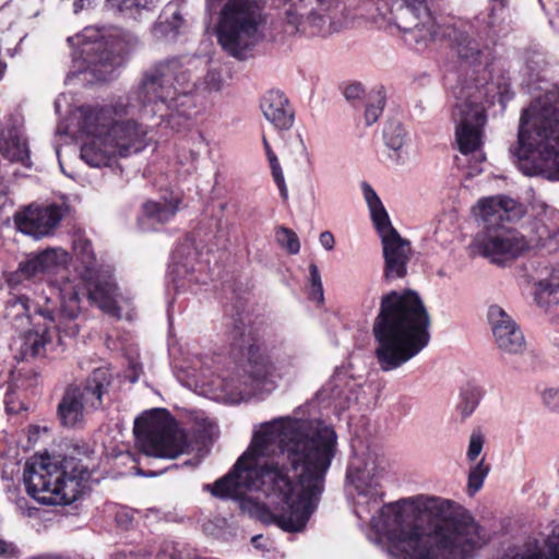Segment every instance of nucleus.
Here are the masks:
<instances>
[{
  "mask_svg": "<svg viewBox=\"0 0 559 559\" xmlns=\"http://www.w3.org/2000/svg\"><path fill=\"white\" fill-rule=\"evenodd\" d=\"M337 451L334 428L321 419L276 418L261 425L233 469L216 480L212 493L240 500L262 491L283 503L278 513L257 507V518L288 533L302 532L316 512L325 475Z\"/></svg>",
  "mask_w": 559,
  "mask_h": 559,
  "instance_id": "f257e3e1",
  "label": "nucleus"
},
{
  "mask_svg": "<svg viewBox=\"0 0 559 559\" xmlns=\"http://www.w3.org/2000/svg\"><path fill=\"white\" fill-rule=\"evenodd\" d=\"M262 538L261 535H257V536H253L252 539H251V543L254 547L259 548L261 545H260V539Z\"/></svg>",
  "mask_w": 559,
  "mask_h": 559,
  "instance_id": "864d4df0",
  "label": "nucleus"
},
{
  "mask_svg": "<svg viewBox=\"0 0 559 559\" xmlns=\"http://www.w3.org/2000/svg\"><path fill=\"white\" fill-rule=\"evenodd\" d=\"M429 313L417 293L383 295L372 328L380 369L395 370L417 356L429 344Z\"/></svg>",
  "mask_w": 559,
  "mask_h": 559,
  "instance_id": "7ed1b4c3",
  "label": "nucleus"
},
{
  "mask_svg": "<svg viewBox=\"0 0 559 559\" xmlns=\"http://www.w3.org/2000/svg\"><path fill=\"white\" fill-rule=\"evenodd\" d=\"M383 139L386 146L396 152L406 143L407 132L400 121L391 120L384 127Z\"/></svg>",
  "mask_w": 559,
  "mask_h": 559,
  "instance_id": "e433bc0d",
  "label": "nucleus"
},
{
  "mask_svg": "<svg viewBox=\"0 0 559 559\" xmlns=\"http://www.w3.org/2000/svg\"><path fill=\"white\" fill-rule=\"evenodd\" d=\"M549 293L552 294L555 289L559 288V270L551 275V283L549 284Z\"/></svg>",
  "mask_w": 559,
  "mask_h": 559,
  "instance_id": "3c124183",
  "label": "nucleus"
},
{
  "mask_svg": "<svg viewBox=\"0 0 559 559\" xmlns=\"http://www.w3.org/2000/svg\"><path fill=\"white\" fill-rule=\"evenodd\" d=\"M5 409L9 414H17L23 409V403H21L15 393L8 391L4 397Z\"/></svg>",
  "mask_w": 559,
  "mask_h": 559,
  "instance_id": "49530a36",
  "label": "nucleus"
},
{
  "mask_svg": "<svg viewBox=\"0 0 559 559\" xmlns=\"http://www.w3.org/2000/svg\"><path fill=\"white\" fill-rule=\"evenodd\" d=\"M512 152L520 160L537 157L542 162L534 170H524L526 175L547 171L549 178L559 180V92L539 97L523 110Z\"/></svg>",
  "mask_w": 559,
  "mask_h": 559,
  "instance_id": "0eeeda50",
  "label": "nucleus"
},
{
  "mask_svg": "<svg viewBox=\"0 0 559 559\" xmlns=\"http://www.w3.org/2000/svg\"><path fill=\"white\" fill-rule=\"evenodd\" d=\"M488 322L495 343L507 354H521L525 349V338L516 322L500 306L488 308Z\"/></svg>",
  "mask_w": 559,
  "mask_h": 559,
  "instance_id": "aec40b11",
  "label": "nucleus"
},
{
  "mask_svg": "<svg viewBox=\"0 0 559 559\" xmlns=\"http://www.w3.org/2000/svg\"><path fill=\"white\" fill-rule=\"evenodd\" d=\"M202 60L197 57L169 58L147 69L135 92L138 102L153 106L154 114L163 111L165 105L175 98L179 91L178 78L195 72Z\"/></svg>",
  "mask_w": 559,
  "mask_h": 559,
  "instance_id": "f8f14e48",
  "label": "nucleus"
},
{
  "mask_svg": "<svg viewBox=\"0 0 559 559\" xmlns=\"http://www.w3.org/2000/svg\"><path fill=\"white\" fill-rule=\"evenodd\" d=\"M377 230L380 235L383 249L384 280L392 282L405 277L412 254L411 242L402 238L392 224Z\"/></svg>",
  "mask_w": 559,
  "mask_h": 559,
  "instance_id": "f3484780",
  "label": "nucleus"
},
{
  "mask_svg": "<svg viewBox=\"0 0 559 559\" xmlns=\"http://www.w3.org/2000/svg\"><path fill=\"white\" fill-rule=\"evenodd\" d=\"M179 91L159 111L162 122L175 131L186 128L190 120L198 114L192 93L199 87L195 72L190 75L182 74L178 78Z\"/></svg>",
  "mask_w": 559,
  "mask_h": 559,
  "instance_id": "dca6fc26",
  "label": "nucleus"
},
{
  "mask_svg": "<svg viewBox=\"0 0 559 559\" xmlns=\"http://www.w3.org/2000/svg\"><path fill=\"white\" fill-rule=\"evenodd\" d=\"M262 143H263L265 155L267 157V160H269V164H270V167H271L272 177H273L276 186L280 189L281 195L284 199H286L288 192H287V187H286V183H285V178H284V174H283L282 167L280 165L277 156L273 152V150H272V147H271V145H270V143H269V141H267V139H266V136L264 134L262 135Z\"/></svg>",
  "mask_w": 559,
  "mask_h": 559,
  "instance_id": "4c0bfd02",
  "label": "nucleus"
},
{
  "mask_svg": "<svg viewBox=\"0 0 559 559\" xmlns=\"http://www.w3.org/2000/svg\"><path fill=\"white\" fill-rule=\"evenodd\" d=\"M68 262L69 254L66 250L61 248H49L20 262L17 269L7 275V282L10 286L14 287L25 280L28 281L57 266H63Z\"/></svg>",
  "mask_w": 559,
  "mask_h": 559,
  "instance_id": "5701e85b",
  "label": "nucleus"
},
{
  "mask_svg": "<svg viewBox=\"0 0 559 559\" xmlns=\"http://www.w3.org/2000/svg\"><path fill=\"white\" fill-rule=\"evenodd\" d=\"M206 7L221 8L217 40L229 56L246 59L264 39L269 20L264 0H206Z\"/></svg>",
  "mask_w": 559,
  "mask_h": 559,
  "instance_id": "1a4fd4ad",
  "label": "nucleus"
},
{
  "mask_svg": "<svg viewBox=\"0 0 559 559\" xmlns=\"http://www.w3.org/2000/svg\"><path fill=\"white\" fill-rule=\"evenodd\" d=\"M15 503H16V507L22 510V509H24L26 500H25V498H19L15 500Z\"/></svg>",
  "mask_w": 559,
  "mask_h": 559,
  "instance_id": "5fc2aeb1",
  "label": "nucleus"
},
{
  "mask_svg": "<svg viewBox=\"0 0 559 559\" xmlns=\"http://www.w3.org/2000/svg\"><path fill=\"white\" fill-rule=\"evenodd\" d=\"M542 399L547 408L559 412V389L550 388L544 390Z\"/></svg>",
  "mask_w": 559,
  "mask_h": 559,
  "instance_id": "c03bdc74",
  "label": "nucleus"
},
{
  "mask_svg": "<svg viewBox=\"0 0 559 559\" xmlns=\"http://www.w3.org/2000/svg\"><path fill=\"white\" fill-rule=\"evenodd\" d=\"M308 12L304 0H283L282 19L285 22V32L289 35L304 33V22Z\"/></svg>",
  "mask_w": 559,
  "mask_h": 559,
  "instance_id": "2f4dec72",
  "label": "nucleus"
},
{
  "mask_svg": "<svg viewBox=\"0 0 559 559\" xmlns=\"http://www.w3.org/2000/svg\"><path fill=\"white\" fill-rule=\"evenodd\" d=\"M383 468L378 457L371 453L366 456L355 455L347 467L346 480L352 485L359 496L369 497L378 503L382 497L380 490V478Z\"/></svg>",
  "mask_w": 559,
  "mask_h": 559,
  "instance_id": "a211bd4d",
  "label": "nucleus"
},
{
  "mask_svg": "<svg viewBox=\"0 0 559 559\" xmlns=\"http://www.w3.org/2000/svg\"><path fill=\"white\" fill-rule=\"evenodd\" d=\"M0 556L5 559L17 558L20 550L13 543L0 537Z\"/></svg>",
  "mask_w": 559,
  "mask_h": 559,
  "instance_id": "de8ad7c7",
  "label": "nucleus"
},
{
  "mask_svg": "<svg viewBox=\"0 0 559 559\" xmlns=\"http://www.w3.org/2000/svg\"><path fill=\"white\" fill-rule=\"evenodd\" d=\"M300 144H301L302 151H306V147H305L304 141H300Z\"/></svg>",
  "mask_w": 559,
  "mask_h": 559,
  "instance_id": "13d9d810",
  "label": "nucleus"
},
{
  "mask_svg": "<svg viewBox=\"0 0 559 559\" xmlns=\"http://www.w3.org/2000/svg\"><path fill=\"white\" fill-rule=\"evenodd\" d=\"M264 118L277 130H289L295 121V111L281 91H269L261 100Z\"/></svg>",
  "mask_w": 559,
  "mask_h": 559,
  "instance_id": "cd10ccee",
  "label": "nucleus"
},
{
  "mask_svg": "<svg viewBox=\"0 0 559 559\" xmlns=\"http://www.w3.org/2000/svg\"><path fill=\"white\" fill-rule=\"evenodd\" d=\"M477 209L484 229L476 235L472 246L481 257L501 264L518 258L528 248L523 236L504 225V222L518 221L524 215L521 203L497 195L480 200Z\"/></svg>",
  "mask_w": 559,
  "mask_h": 559,
  "instance_id": "6e6552de",
  "label": "nucleus"
},
{
  "mask_svg": "<svg viewBox=\"0 0 559 559\" xmlns=\"http://www.w3.org/2000/svg\"><path fill=\"white\" fill-rule=\"evenodd\" d=\"M68 207L57 204L47 206L29 205L14 215V222L20 231L34 238H41L52 233L63 218Z\"/></svg>",
  "mask_w": 559,
  "mask_h": 559,
  "instance_id": "6ab92c4d",
  "label": "nucleus"
},
{
  "mask_svg": "<svg viewBox=\"0 0 559 559\" xmlns=\"http://www.w3.org/2000/svg\"><path fill=\"white\" fill-rule=\"evenodd\" d=\"M484 447V437L480 432L474 431L469 437L468 450L466 453L467 460L473 462L480 454Z\"/></svg>",
  "mask_w": 559,
  "mask_h": 559,
  "instance_id": "37998d69",
  "label": "nucleus"
},
{
  "mask_svg": "<svg viewBox=\"0 0 559 559\" xmlns=\"http://www.w3.org/2000/svg\"><path fill=\"white\" fill-rule=\"evenodd\" d=\"M481 397L483 390L478 385L467 383L461 389L456 409L461 414L462 419L469 417L474 413Z\"/></svg>",
  "mask_w": 559,
  "mask_h": 559,
  "instance_id": "c9c22d12",
  "label": "nucleus"
},
{
  "mask_svg": "<svg viewBox=\"0 0 559 559\" xmlns=\"http://www.w3.org/2000/svg\"><path fill=\"white\" fill-rule=\"evenodd\" d=\"M385 97L381 92L371 96L370 103L366 107L365 119L368 126L374 123L383 111Z\"/></svg>",
  "mask_w": 559,
  "mask_h": 559,
  "instance_id": "a19ab883",
  "label": "nucleus"
},
{
  "mask_svg": "<svg viewBox=\"0 0 559 559\" xmlns=\"http://www.w3.org/2000/svg\"><path fill=\"white\" fill-rule=\"evenodd\" d=\"M4 70H5V64L0 62V79L2 78V75L4 73Z\"/></svg>",
  "mask_w": 559,
  "mask_h": 559,
  "instance_id": "6e6d98bb",
  "label": "nucleus"
},
{
  "mask_svg": "<svg viewBox=\"0 0 559 559\" xmlns=\"http://www.w3.org/2000/svg\"><path fill=\"white\" fill-rule=\"evenodd\" d=\"M15 491H16V490H13V491L11 492V495L9 496V499H11V500H13V499H14L15 493H16Z\"/></svg>",
  "mask_w": 559,
  "mask_h": 559,
  "instance_id": "4d7b16f0",
  "label": "nucleus"
},
{
  "mask_svg": "<svg viewBox=\"0 0 559 559\" xmlns=\"http://www.w3.org/2000/svg\"><path fill=\"white\" fill-rule=\"evenodd\" d=\"M73 254L84 269L82 274L84 280H93L97 260L91 240L83 235H75L73 238Z\"/></svg>",
  "mask_w": 559,
  "mask_h": 559,
  "instance_id": "473e14b6",
  "label": "nucleus"
},
{
  "mask_svg": "<svg viewBox=\"0 0 559 559\" xmlns=\"http://www.w3.org/2000/svg\"><path fill=\"white\" fill-rule=\"evenodd\" d=\"M489 471L490 467L488 464H485L484 459L471 468L467 480V490L471 496L475 495L483 487Z\"/></svg>",
  "mask_w": 559,
  "mask_h": 559,
  "instance_id": "58836bf2",
  "label": "nucleus"
},
{
  "mask_svg": "<svg viewBox=\"0 0 559 559\" xmlns=\"http://www.w3.org/2000/svg\"><path fill=\"white\" fill-rule=\"evenodd\" d=\"M320 243L326 250H332L335 245V239L332 233L323 231L320 234Z\"/></svg>",
  "mask_w": 559,
  "mask_h": 559,
  "instance_id": "8fccbe9b",
  "label": "nucleus"
},
{
  "mask_svg": "<svg viewBox=\"0 0 559 559\" xmlns=\"http://www.w3.org/2000/svg\"><path fill=\"white\" fill-rule=\"evenodd\" d=\"M128 108L122 100L105 106H83L80 128L87 135L109 136L117 121L128 115Z\"/></svg>",
  "mask_w": 559,
  "mask_h": 559,
  "instance_id": "4be33fe9",
  "label": "nucleus"
},
{
  "mask_svg": "<svg viewBox=\"0 0 559 559\" xmlns=\"http://www.w3.org/2000/svg\"><path fill=\"white\" fill-rule=\"evenodd\" d=\"M178 204L177 198L164 202L148 201L143 205L144 215L152 222L164 224L176 215Z\"/></svg>",
  "mask_w": 559,
  "mask_h": 559,
  "instance_id": "72a5a7b5",
  "label": "nucleus"
},
{
  "mask_svg": "<svg viewBox=\"0 0 559 559\" xmlns=\"http://www.w3.org/2000/svg\"><path fill=\"white\" fill-rule=\"evenodd\" d=\"M87 297L91 304L96 305L104 312L116 317L118 319L122 318L120 313V309L117 306V287L116 285L109 281H87Z\"/></svg>",
  "mask_w": 559,
  "mask_h": 559,
  "instance_id": "c85d7f7f",
  "label": "nucleus"
},
{
  "mask_svg": "<svg viewBox=\"0 0 559 559\" xmlns=\"http://www.w3.org/2000/svg\"><path fill=\"white\" fill-rule=\"evenodd\" d=\"M451 94L459 150L464 155L476 153L481 146L483 128L487 120L483 106L484 93L473 83L459 82L452 87Z\"/></svg>",
  "mask_w": 559,
  "mask_h": 559,
  "instance_id": "ddd939ff",
  "label": "nucleus"
},
{
  "mask_svg": "<svg viewBox=\"0 0 559 559\" xmlns=\"http://www.w3.org/2000/svg\"><path fill=\"white\" fill-rule=\"evenodd\" d=\"M188 3L186 0H171L163 8L157 21L152 25V35L157 39L177 38L188 28Z\"/></svg>",
  "mask_w": 559,
  "mask_h": 559,
  "instance_id": "393cba45",
  "label": "nucleus"
},
{
  "mask_svg": "<svg viewBox=\"0 0 559 559\" xmlns=\"http://www.w3.org/2000/svg\"><path fill=\"white\" fill-rule=\"evenodd\" d=\"M300 144H301L302 151H306V147H305L304 141H300Z\"/></svg>",
  "mask_w": 559,
  "mask_h": 559,
  "instance_id": "052dcab7",
  "label": "nucleus"
},
{
  "mask_svg": "<svg viewBox=\"0 0 559 559\" xmlns=\"http://www.w3.org/2000/svg\"><path fill=\"white\" fill-rule=\"evenodd\" d=\"M309 273H310V282H311L310 297L312 300L322 302L324 299L323 286H322L321 275H320L318 266L316 264H310Z\"/></svg>",
  "mask_w": 559,
  "mask_h": 559,
  "instance_id": "79ce46f5",
  "label": "nucleus"
},
{
  "mask_svg": "<svg viewBox=\"0 0 559 559\" xmlns=\"http://www.w3.org/2000/svg\"><path fill=\"white\" fill-rule=\"evenodd\" d=\"M146 128L134 120L119 119L109 132V140L119 156L141 152L146 146Z\"/></svg>",
  "mask_w": 559,
  "mask_h": 559,
  "instance_id": "a878e982",
  "label": "nucleus"
},
{
  "mask_svg": "<svg viewBox=\"0 0 559 559\" xmlns=\"http://www.w3.org/2000/svg\"><path fill=\"white\" fill-rule=\"evenodd\" d=\"M212 362L213 359L210 357L197 358L192 368L200 373V380L204 384L221 390L231 403L270 394L276 389L277 379H294L299 370L296 358H283L273 365L258 345L249 346L247 364L241 373L210 379L213 376Z\"/></svg>",
  "mask_w": 559,
  "mask_h": 559,
  "instance_id": "423d86ee",
  "label": "nucleus"
},
{
  "mask_svg": "<svg viewBox=\"0 0 559 559\" xmlns=\"http://www.w3.org/2000/svg\"><path fill=\"white\" fill-rule=\"evenodd\" d=\"M162 0H107L123 17L142 21L152 14Z\"/></svg>",
  "mask_w": 559,
  "mask_h": 559,
  "instance_id": "7c9ffc66",
  "label": "nucleus"
},
{
  "mask_svg": "<svg viewBox=\"0 0 559 559\" xmlns=\"http://www.w3.org/2000/svg\"><path fill=\"white\" fill-rule=\"evenodd\" d=\"M81 295H84L81 287L67 282L60 288L59 310L56 312L51 301L47 298L44 305H34V316L31 314L32 306L26 296H16L8 301L7 316L12 318L16 326L19 322L21 325L24 322L33 324L32 329L20 336V359L46 357L49 348L52 347L55 330L67 336H74L79 333L75 319L81 311Z\"/></svg>",
  "mask_w": 559,
  "mask_h": 559,
  "instance_id": "20e7f679",
  "label": "nucleus"
},
{
  "mask_svg": "<svg viewBox=\"0 0 559 559\" xmlns=\"http://www.w3.org/2000/svg\"><path fill=\"white\" fill-rule=\"evenodd\" d=\"M378 513L371 525L408 559H468L490 540L467 510L439 497L408 498Z\"/></svg>",
  "mask_w": 559,
  "mask_h": 559,
  "instance_id": "f03ea898",
  "label": "nucleus"
},
{
  "mask_svg": "<svg viewBox=\"0 0 559 559\" xmlns=\"http://www.w3.org/2000/svg\"><path fill=\"white\" fill-rule=\"evenodd\" d=\"M92 139L81 147L82 159L92 167L108 166L119 156L108 136L90 135Z\"/></svg>",
  "mask_w": 559,
  "mask_h": 559,
  "instance_id": "c756f323",
  "label": "nucleus"
},
{
  "mask_svg": "<svg viewBox=\"0 0 559 559\" xmlns=\"http://www.w3.org/2000/svg\"><path fill=\"white\" fill-rule=\"evenodd\" d=\"M300 144H301L302 151H306V147H305L304 141H300Z\"/></svg>",
  "mask_w": 559,
  "mask_h": 559,
  "instance_id": "bf43d9fd",
  "label": "nucleus"
},
{
  "mask_svg": "<svg viewBox=\"0 0 559 559\" xmlns=\"http://www.w3.org/2000/svg\"><path fill=\"white\" fill-rule=\"evenodd\" d=\"M390 20L403 34L404 41L421 51L432 43L448 40L459 58L474 63L480 53L478 43L469 37L471 25L460 19L433 17L429 0H388Z\"/></svg>",
  "mask_w": 559,
  "mask_h": 559,
  "instance_id": "39448f33",
  "label": "nucleus"
},
{
  "mask_svg": "<svg viewBox=\"0 0 559 559\" xmlns=\"http://www.w3.org/2000/svg\"><path fill=\"white\" fill-rule=\"evenodd\" d=\"M79 40L82 43L81 53L87 62L90 72L98 81L111 80L116 69L122 63L120 44H109L98 29L93 28H85Z\"/></svg>",
  "mask_w": 559,
  "mask_h": 559,
  "instance_id": "2eb2a0df",
  "label": "nucleus"
},
{
  "mask_svg": "<svg viewBox=\"0 0 559 559\" xmlns=\"http://www.w3.org/2000/svg\"><path fill=\"white\" fill-rule=\"evenodd\" d=\"M344 7L336 0H318L309 10L304 22V34L307 36L326 37L344 26Z\"/></svg>",
  "mask_w": 559,
  "mask_h": 559,
  "instance_id": "412c9836",
  "label": "nucleus"
},
{
  "mask_svg": "<svg viewBox=\"0 0 559 559\" xmlns=\"http://www.w3.org/2000/svg\"><path fill=\"white\" fill-rule=\"evenodd\" d=\"M361 188L376 229L391 224L390 217L372 187L367 182H362Z\"/></svg>",
  "mask_w": 559,
  "mask_h": 559,
  "instance_id": "f704fd0d",
  "label": "nucleus"
},
{
  "mask_svg": "<svg viewBox=\"0 0 559 559\" xmlns=\"http://www.w3.org/2000/svg\"><path fill=\"white\" fill-rule=\"evenodd\" d=\"M276 241L290 254H297L300 250V242L295 231L286 227L276 230Z\"/></svg>",
  "mask_w": 559,
  "mask_h": 559,
  "instance_id": "ea45409f",
  "label": "nucleus"
},
{
  "mask_svg": "<svg viewBox=\"0 0 559 559\" xmlns=\"http://www.w3.org/2000/svg\"><path fill=\"white\" fill-rule=\"evenodd\" d=\"M361 390V383L353 377L347 368H337L330 380L322 386L320 395L323 400H332L342 408H348L356 402Z\"/></svg>",
  "mask_w": 559,
  "mask_h": 559,
  "instance_id": "b1692460",
  "label": "nucleus"
},
{
  "mask_svg": "<svg viewBox=\"0 0 559 559\" xmlns=\"http://www.w3.org/2000/svg\"><path fill=\"white\" fill-rule=\"evenodd\" d=\"M203 88L210 92L219 91L222 87V76L217 71H207L202 83Z\"/></svg>",
  "mask_w": 559,
  "mask_h": 559,
  "instance_id": "a18cd8bd",
  "label": "nucleus"
},
{
  "mask_svg": "<svg viewBox=\"0 0 559 559\" xmlns=\"http://www.w3.org/2000/svg\"><path fill=\"white\" fill-rule=\"evenodd\" d=\"M234 334L235 338L242 337L245 335V329L242 326L235 324Z\"/></svg>",
  "mask_w": 559,
  "mask_h": 559,
  "instance_id": "603ef678",
  "label": "nucleus"
},
{
  "mask_svg": "<svg viewBox=\"0 0 559 559\" xmlns=\"http://www.w3.org/2000/svg\"><path fill=\"white\" fill-rule=\"evenodd\" d=\"M112 374L105 368H96L83 386H69L59 402L57 414L62 426L76 428L84 423L87 408L97 409L103 404V395L111 385Z\"/></svg>",
  "mask_w": 559,
  "mask_h": 559,
  "instance_id": "4468645a",
  "label": "nucleus"
},
{
  "mask_svg": "<svg viewBox=\"0 0 559 559\" xmlns=\"http://www.w3.org/2000/svg\"><path fill=\"white\" fill-rule=\"evenodd\" d=\"M86 468L74 457L46 456L26 464L27 493L43 504H70L80 492Z\"/></svg>",
  "mask_w": 559,
  "mask_h": 559,
  "instance_id": "9d476101",
  "label": "nucleus"
},
{
  "mask_svg": "<svg viewBox=\"0 0 559 559\" xmlns=\"http://www.w3.org/2000/svg\"><path fill=\"white\" fill-rule=\"evenodd\" d=\"M364 92V87L360 83H354L346 86L344 91V96L347 99H357L362 96Z\"/></svg>",
  "mask_w": 559,
  "mask_h": 559,
  "instance_id": "09e8293b",
  "label": "nucleus"
},
{
  "mask_svg": "<svg viewBox=\"0 0 559 559\" xmlns=\"http://www.w3.org/2000/svg\"><path fill=\"white\" fill-rule=\"evenodd\" d=\"M0 154L10 162L29 166V151L17 118L10 117L0 126Z\"/></svg>",
  "mask_w": 559,
  "mask_h": 559,
  "instance_id": "bb28decb",
  "label": "nucleus"
},
{
  "mask_svg": "<svg viewBox=\"0 0 559 559\" xmlns=\"http://www.w3.org/2000/svg\"><path fill=\"white\" fill-rule=\"evenodd\" d=\"M134 435L150 456L176 459L187 451V435L166 409L145 412L134 421Z\"/></svg>",
  "mask_w": 559,
  "mask_h": 559,
  "instance_id": "9b49d317",
  "label": "nucleus"
}]
</instances>
